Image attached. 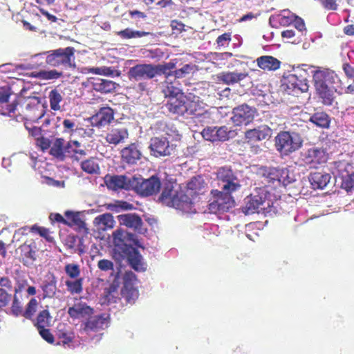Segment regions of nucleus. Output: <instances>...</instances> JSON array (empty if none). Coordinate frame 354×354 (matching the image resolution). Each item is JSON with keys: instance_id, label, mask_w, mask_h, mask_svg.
Returning a JSON list of instances; mask_svg holds the SVG:
<instances>
[{"instance_id": "obj_1", "label": "nucleus", "mask_w": 354, "mask_h": 354, "mask_svg": "<svg viewBox=\"0 0 354 354\" xmlns=\"http://www.w3.org/2000/svg\"><path fill=\"white\" fill-rule=\"evenodd\" d=\"M114 244L113 258L118 261L127 259L129 265L136 272H144L147 264L139 251L132 245L142 248L136 239V235L128 232L118 229L113 232Z\"/></svg>"}, {"instance_id": "obj_2", "label": "nucleus", "mask_w": 354, "mask_h": 354, "mask_svg": "<svg viewBox=\"0 0 354 354\" xmlns=\"http://www.w3.org/2000/svg\"><path fill=\"white\" fill-rule=\"evenodd\" d=\"M75 49L72 46L59 48L43 53L46 55L45 62L51 67L75 68Z\"/></svg>"}, {"instance_id": "obj_3", "label": "nucleus", "mask_w": 354, "mask_h": 354, "mask_svg": "<svg viewBox=\"0 0 354 354\" xmlns=\"http://www.w3.org/2000/svg\"><path fill=\"white\" fill-rule=\"evenodd\" d=\"M337 77L333 73L324 71H316L313 75V80L317 94L325 106H331L335 100V91L336 89L328 86L330 80Z\"/></svg>"}, {"instance_id": "obj_4", "label": "nucleus", "mask_w": 354, "mask_h": 354, "mask_svg": "<svg viewBox=\"0 0 354 354\" xmlns=\"http://www.w3.org/2000/svg\"><path fill=\"white\" fill-rule=\"evenodd\" d=\"M158 201L168 207L178 209H183L192 203V199L187 194L174 189V184L171 182L164 183Z\"/></svg>"}, {"instance_id": "obj_5", "label": "nucleus", "mask_w": 354, "mask_h": 354, "mask_svg": "<svg viewBox=\"0 0 354 354\" xmlns=\"http://www.w3.org/2000/svg\"><path fill=\"white\" fill-rule=\"evenodd\" d=\"M269 191L265 188H257L256 194H251L245 199V206L242 211L245 215L252 214L260 211H266L271 207V201L268 198Z\"/></svg>"}, {"instance_id": "obj_6", "label": "nucleus", "mask_w": 354, "mask_h": 354, "mask_svg": "<svg viewBox=\"0 0 354 354\" xmlns=\"http://www.w3.org/2000/svg\"><path fill=\"white\" fill-rule=\"evenodd\" d=\"M152 64H139L131 67L127 72L130 81L139 82L133 88L137 93H142L148 91V83L145 80L153 78Z\"/></svg>"}, {"instance_id": "obj_7", "label": "nucleus", "mask_w": 354, "mask_h": 354, "mask_svg": "<svg viewBox=\"0 0 354 354\" xmlns=\"http://www.w3.org/2000/svg\"><path fill=\"white\" fill-rule=\"evenodd\" d=\"M307 72L303 69H296L292 73L284 77L283 86L289 94H298L308 91Z\"/></svg>"}, {"instance_id": "obj_8", "label": "nucleus", "mask_w": 354, "mask_h": 354, "mask_svg": "<svg viewBox=\"0 0 354 354\" xmlns=\"http://www.w3.org/2000/svg\"><path fill=\"white\" fill-rule=\"evenodd\" d=\"M218 185L221 190L234 193L241 187V181L231 167H221L216 172Z\"/></svg>"}, {"instance_id": "obj_9", "label": "nucleus", "mask_w": 354, "mask_h": 354, "mask_svg": "<svg viewBox=\"0 0 354 354\" xmlns=\"http://www.w3.org/2000/svg\"><path fill=\"white\" fill-rule=\"evenodd\" d=\"M302 145L301 137L295 133L281 131L275 138V146L278 151L288 155L298 150Z\"/></svg>"}, {"instance_id": "obj_10", "label": "nucleus", "mask_w": 354, "mask_h": 354, "mask_svg": "<svg viewBox=\"0 0 354 354\" xmlns=\"http://www.w3.org/2000/svg\"><path fill=\"white\" fill-rule=\"evenodd\" d=\"M161 182L157 176L153 175L147 179L133 176L132 190L141 196L147 197L156 194L159 192Z\"/></svg>"}, {"instance_id": "obj_11", "label": "nucleus", "mask_w": 354, "mask_h": 354, "mask_svg": "<svg viewBox=\"0 0 354 354\" xmlns=\"http://www.w3.org/2000/svg\"><path fill=\"white\" fill-rule=\"evenodd\" d=\"M214 200L209 204L208 209L212 214L227 212L234 205L232 193L223 190L214 189L211 192Z\"/></svg>"}, {"instance_id": "obj_12", "label": "nucleus", "mask_w": 354, "mask_h": 354, "mask_svg": "<svg viewBox=\"0 0 354 354\" xmlns=\"http://www.w3.org/2000/svg\"><path fill=\"white\" fill-rule=\"evenodd\" d=\"M40 100L37 97H29L24 100L22 103L18 102L19 114L27 120L36 121L43 116Z\"/></svg>"}, {"instance_id": "obj_13", "label": "nucleus", "mask_w": 354, "mask_h": 354, "mask_svg": "<svg viewBox=\"0 0 354 354\" xmlns=\"http://www.w3.org/2000/svg\"><path fill=\"white\" fill-rule=\"evenodd\" d=\"M122 287L121 295L127 303L134 304L138 298L139 292L136 285L138 281L137 276L131 270L126 271L122 276Z\"/></svg>"}, {"instance_id": "obj_14", "label": "nucleus", "mask_w": 354, "mask_h": 354, "mask_svg": "<svg viewBox=\"0 0 354 354\" xmlns=\"http://www.w3.org/2000/svg\"><path fill=\"white\" fill-rule=\"evenodd\" d=\"M19 261L26 266H30L36 261L37 247L34 240H26L16 250Z\"/></svg>"}, {"instance_id": "obj_15", "label": "nucleus", "mask_w": 354, "mask_h": 354, "mask_svg": "<svg viewBox=\"0 0 354 354\" xmlns=\"http://www.w3.org/2000/svg\"><path fill=\"white\" fill-rule=\"evenodd\" d=\"M104 181L109 190L115 192L122 189L132 190L133 176L129 178L125 175L106 174L104 178Z\"/></svg>"}, {"instance_id": "obj_16", "label": "nucleus", "mask_w": 354, "mask_h": 354, "mask_svg": "<svg viewBox=\"0 0 354 354\" xmlns=\"http://www.w3.org/2000/svg\"><path fill=\"white\" fill-rule=\"evenodd\" d=\"M255 113V108L243 104L233 109L232 120L236 126L247 125L254 120Z\"/></svg>"}, {"instance_id": "obj_17", "label": "nucleus", "mask_w": 354, "mask_h": 354, "mask_svg": "<svg viewBox=\"0 0 354 354\" xmlns=\"http://www.w3.org/2000/svg\"><path fill=\"white\" fill-rule=\"evenodd\" d=\"M149 149L151 154L156 158L170 156L173 151V146L166 137H153L150 140Z\"/></svg>"}, {"instance_id": "obj_18", "label": "nucleus", "mask_w": 354, "mask_h": 354, "mask_svg": "<svg viewBox=\"0 0 354 354\" xmlns=\"http://www.w3.org/2000/svg\"><path fill=\"white\" fill-rule=\"evenodd\" d=\"M114 119V111L109 106L101 107L97 112L89 118L92 127L97 128L104 127Z\"/></svg>"}, {"instance_id": "obj_19", "label": "nucleus", "mask_w": 354, "mask_h": 354, "mask_svg": "<svg viewBox=\"0 0 354 354\" xmlns=\"http://www.w3.org/2000/svg\"><path fill=\"white\" fill-rule=\"evenodd\" d=\"M354 171L353 162L351 157L346 155L345 158L334 161L331 166V171L335 178L342 180Z\"/></svg>"}, {"instance_id": "obj_20", "label": "nucleus", "mask_w": 354, "mask_h": 354, "mask_svg": "<svg viewBox=\"0 0 354 354\" xmlns=\"http://www.w3.org/2000/svg\"><path fill=\"white\" fill-rule=\"evenodd\" d=\"M296 15L288 9L280 10L278 13L272 15L269 18V23L273 28L279 26H288L295 20Z\"/></svg>"}, {"instance_id": "obj_21", "label": "nucleus", "mask_w": 354, "mask_h": 354, "mask_svg": "<svg viewBox=\"0 0 354 354\" xmlns=\"http://www.w3.org/2000/svg\"><path fill=\"white\" fill-rule=\"evenodd\" d=\"M109 316L102 314L90 317L83 324V329L86 333L97 332L108 326Z\"/></svg>"}, {"instance_id": "obj_22", "label": "nucleus", "mask_w": 354, "mask_h": 354, "mask_svg": "<svg viewBox=\"0 0 354 354\" xmlns=\"http://www.w3.org/2000/svg\"><path fill=\"white\" fill-rule=\"evenodd\" d=\"M28 232L37 233L39 234L40 236L44 238L46 241L49 243L54 242V238L50 235V230L48 228L39 226L36 224L33 225L31 227L25 226L15 231V234L13 236V241L15 240L18 241L19 239H17V237L19 236L27 234Z\"/></svg>"}, {"instance_id": "obj_23", "label": "nucleus", "mask_w": 354, "mask_h": 354, "mask_svg": "<svg viewBox=\"0 0 354 354\" xmlns=\"http://www.w3.org/2000/svg\"><path fill=\"white\" fill-rule=\"evenodd\" d=\"M327 156L326 151L319 148H312L307 151L304 158L305 163L311 167H317V165L326 162Z\"/></svg>"}, {"instance_id": "obj_24", "label": "nucleus", "mask_w": 354, "mask_h": 354, "mask_svg": "<svg viewBox=\"0 0 354 354\" xmlns=\"http://www.w3.org/2000/svg\"><path fill=\"white\" fill-rule=\"evenodd\" d=\"M272 136V129L267 125L259 126L258 128L245 131V136L248 142H254L268 140Z\"/></svg>"}, {"instance_id": "obj_25", "label": "nucleus", "mask_w": 354, "mask_h": 354, "mask_svg": "<svg viewBox=\"0 0 354 354\" xmlns=\"http://www.w3.org/2000/svg\"><path fill=\"white\" fill-rule=\"evenodd\" d=\"M117 218L120 225L133 229L134 231L140 232L141 230L143 222L138 214L128 213L118 215Z\"/></svg>"}, {"instance_id": "obj_26", "label": "nucleus", "mask_w": 354, "mask_h": 354, "mask_svg": "<svg viewBox=\"0 0 354 354\" xmlns=\"http://www.w3.org/2000/svg\"><path fill=\"white\" fill-rule=\"evenodd\" d=\"M230 131L225 126L219 128L214 127L213 129L208 127L204 129L202 135L203 137L207 140L216 141V140H226L229 138Z\"/></svg>"}, {"instance_id": "obj_27", "label": "nucleus", "mask_w": 354, "mask_h": 354, "mask_svg": "<svg viewBox=\"0 0 354 354\" xmlns=\"http://www.w3.org/2000/svg\"><path fill=\"white\" fill-rule=\"evenodd\" d=\"M40 288L43 291V299L53 298L57 292V278L53 273H48L42 281Z\"/></svg>"}, {"instance_id": "obj_28", "label": "nucleus", "mask_w": 354, "mask_h": 354, "mask_svg": "<svg viewBox=\"0 0 354 354\" xmlns=\"http://www.w3.org/2000/svg\"><path fill=\"white\" fill-rule=\"evenodd\" d=\"M187 95L180 93L179 95L170 97L166 106L168 111L174 114L185 115Z\"/></svg>"}, {"instance_id": "obj_29", "label": "nucleus", "mask_w": 354, "mask_h": 354, "mask_svg": "<svg viewBox=\"0 0 354 354\" xmlns=\"http://www.w3.org/2000/svg\"><path fill=\"white\" fill-rule=\"evenodd\" d=\"M121 158L122 162L129 165H134L140 159L141 152L138 146L135 143H132L122 149Z\"/></svg>"}, {"instance_id": "obj_30", "label": "nucleus", "mask_w": 354, "mask_h": 354, "mask_svg": "<svg viewBox=\"0 0 354 354\" xmlns=\"http://www.w3.org/2000/svg\"><path fill=\"white\" fill-rule=\"evenodd\" d=\"M248 76V73L223 71L217 75V79L219 82L227 85H231L243 80Z\"/></svg>"}, {"instance_id": "obj_31", "label": "nucleus", "mask_w": 354, "mask_h": 354, "mask_svg": "<svg viewBox=\"0 0 354 354\" xmlns=\"http://www.w3.org/2000/svg\"><path fill=\"white\" fill-rule=\"evenodd\" d=\"M206 183L200 176H194L187 185V193L192 197L202 194L205 192Z\"/></svg>"}, {"instance_id": "obj_32", "label": "nucleus", "mask_w": 354, "mask_h": 354, "mask_svg": "<svg viewBox=\"0 0 354 354\" xmlns=\"http://www.w3.org/2000/svg\"><path fill=\"white\" fill-rule=\"evenodd\" d=\"M257 66L263 71H272L279 69L281 62L271 55H262L256 59Z\"/></svg>"}, {"instance_id": "obj_33", "label": "nucleus", "mask_w": 354, "mask_h": 354, "mask_svg": "<svg viewBox=\"0 0 354 354\" xmlns=\"http://www.w3.org/2000/svg\"><path fill=\"white\" fill-rule=\"evenodd\" d=\"M93 309L84 303H77L68 309V315L73 319L91 316Z\"/></svg>"}, {"instance_id": "obj_34", "label": "nucleus", "mask_w": 354, "mask_h": 354, "mask_svg": "<svg viewBox=\"0 0 354 354\" xmlns=\"http://www.w3.org/2000/svg\"><path fill=\"white\" fill-rule=\"evenodd\" d=\"M331 178L329 174L326 172L315 171L310 173L309 181L313 189H322L326 187Z\"/></svg>"}, {"instance_id": "obj_35", "label": "nucleus", "mask_w": 354, "mask_h": 354, "mask_svg": "<svg viewBox=\"0 0 354 354\" xmlns=\"http://www.w3.org/2000/svg\"><path fill=\"white\" fill-rule=\"evenodd\" d=\"M279 175V169L268 168L263 170L261 182L263 185L261 188L268 189L269 187H277V180Z\"/></svg>"}, {"instance_id": "obj_36", "label": "nucleus", "mask_w": 354, "mask_h": 354, "mask_svg": "<svg viewBox=\"0 0 354 354\" xmlns=\"http://www.w3.org/2000/svg\"><path fill=\"white\" fill-rule=\"evenodd\" d=\"M128 131L126 128H114L111 129L106 135V141L114 145H117L127 138Z\"/></svg>"}, {"instance_id": "obj_37", "label": "nucleus", "mask_w": 354, "mask_h": 354, "mask_svg": "<svg viewBox=\"0 0 354 354\" xmlns=\"http://www.w3.org/2000/svg\"><path fill=\"white\" fill-rule=\"evenodd\" d=\"M10 94L5 91H0V106L1 109L0 113L4 115H10L11 113H15L17 109L18 102L14 101L10 104H8L9 101Z\"/></svg>"}, {"instance_id": "obj_38", "label": "nucleus", "mask_w": 354, "mask_h": 354, "mask_svg": "<svg viewBox=\"0 0 354 354\" xmlns=\"http://www.w3.org/2000/svg\"><path fill=\"white\" fill-rule=\"evenodd\" d=\"M66 140L62 138H58L55 140L49 153L59 161L65 160Z\"/></svg>"}, {"instance_id": "obj_39", "label": "nucleus", "mask_w": 354, "mask_h": 354, "mask_svg": "<svg viewBox=\"0 0 354 354\" xmlns=\"http://www.w3.org/2000/svg\"><path fill=\"white\" fill-rule=\"evenodd\" d=\"M92 86L97 92L109 93L114 92L118 86V84L111 80L97 79L95 82H93Z\"/></svg>"}, {"instance_id": "obj_40", "label": "nucleus", "mask_w": 354, "mask_h": 354, "mask_svg": "<svg viewBox=\"0 0 354 354\" xmlns=\"http://www.w3.org/2000/svg\"><path fill=\"white\" fill-rule=\"evenodd\" d=\"M203 113V109L198 100L195 97L187 96L186 97L185 115L199 116Z\"/></svg>"}, {"instance_id": "obj_41", "label": "nucleus", "mask_w": 354, "mask_h": 354, "mask_svg": "<svg viewBox=\"0 0 354 354\" xmlns=\"http://www.w3.org/2000/svg\"><path fill=\"white\" fill-rule=\"evenodd\" d=\"M309 121L317 127L328 129L331 120L330 117L326 112L317 111L310 117Z\"/></svg>"}, {"instance_id": "obj_42", "label": "nucleus", "mask_w": 354, "mask_h": 354, "mask_svg": "<svg viewBox=\"0 0 354 354\" xmlns=\"http://www.w3.org/2000/svg\"><path fill=\"white\" fill-rule=\"evenodd\" d=\"M93 223L99 229L105 230L113 228L115 225V221L112 214L105 213L95 217Z\"/></svg>"}, {"instance_id": "obj_43", "label": "nucleus", "mask_w": 354, "mask_h": 354, "mask_svg": "<svg viewBox=\"0 0 354 354\" xmlns=\"http://www.w3.org/2000/svg\"><path fill=\"white\" fill-rule=\"evenodd\" d=\"M175 64L173 62H168L164 64H153V78L158 75H164L166 79L171 76H174Z\"/></svg>"}, {"instance_id": "obj_44", "label": "nucleus", "mask_w": 354, "mask_h": 354, "mask_svg": "<svg viewBox=\"0 0 354 354\" xmlns=\"http://www.w3.org/2000/svg\"><path fill=\"white\" fill-rule=\"evenodd\" d=\"M63 127L64 131L72 135L74 132L78 131L80 134H81V131H84V134H86L88 137H91L93 134V129H88V131L84 129L83 128H78L74 120L70 119L64 120Z\"/></svg>"}, {"instance_id": "obj_45", "label": "nucleus", "mask_w": 354, "mask_h": 354, "mask_svg": "<svg viewBox=\"0 0 354 354\" xmlns=\"http://www.w3.org/2000/svg\"><path fill=\"white\" fill-rule=\"evenodd\" d=\"M52 317L48 310H41L34 320V326L37 329L49 327L51 324Z\"/></svg>"}, {"instance_id": "obj_46", "label": "nucleus", "mask_w": 354, "mask_h": 354, "mask_svg": "<svg viewBox=\"0 0 354 354\" xmlns=\"http://www.w3.org/2000/svg\"><path fill=\"white\" fill-rule=\"evenodd\" d=\"M57 345H62L64 348H73V344L75 338V335L73 332H66L59 330L57 333Z\"/></svg>"}, {"instance_id": "obj_47", "label": "nucleus", "mask_w": 354, "mask_h": 354, "mask_svg": "<svg viewBox=\"0 0 354 354\" xmlns=\"http://www.w3.org/2000/svg\"><path fill=\"white\" fill-rule=\"evenodd\" d=\"M151 33L145 31L133 30L127 28L122 30L116 32V35L123 39H130L133 38H140L147 36Z\"/></svg>"}, {"instance_id": "obj_48", "label": "nucleus", "mask_w": 354, "mask_h": 354, "mask_svg": "<svg viewBox=\"0 0 354 354\" xmlns=\"http://www.w3.org/2000/svg\"><path fill=\"white\" fill-rule=\"evenodd\" d=\"M81 169L89 174H95L100 172V166L94 158H90L81 162Z\"/></svg>"}, {"instance_id": "obj_49", "label": "nucleus", "mask_w": 354, "mask_h": 354, "mask_svg": "<svg viewBox=\"0 0 354 354\" xmlns=\"http://www.w3.org/2000/svg\"><path fill=\"white\" fill-rule=\"evenodd\" d=\"M50 109L53 111H59L61 109L60 102L63 97L62 93L56 88L53 89L48 95Z\"/></svg>"}, {"instance_id": "obj_50", "label": "nucleus", "mask_w": 354, "mask_h": 354, "mask_svg": "<svg viewBox=\"0 0 354 354\" xmlns=\"http://www.w3.org/2000/svg\"><path fill=\"white\" fill-rule=\"evenodd\" d=\"M83 278H77L74 281L67 280L65 284L67 287V290L71 294H80L83 290Z\"/></svg>"}, {"instance_id": "obj_51", "label": "nucleus", "mask_w": 354, "mask_h": 354, "mask_svg": "<svg viewBox=\"0 0 354 354\" xmlns=\"http://www.w3.org/2000/svg\"><path fill=\"white\" fill-rule=\"evenodd\" d=\"M118 286L114 283L110 284L108 287L104 289V298L108 303L116 302L115 295L118 292Z\"/></svg>"}, {"instance_id": "obj_52", "label": "nucleus", "mask_w": 354, "mask_h": 354, "mask_svg": "<svg viewBox=\"0 0 354 354\" xmlns=\"http://www.w3.org/2000/svg\"><path fill=\"white\" fill-rule=\"evenodd\" d=\"M38 77L45 80H57L63 77V73L55 69H52L50 71H41L38 73Z\"/></svg>"}, {"instance_id": "obj_53", "label": "nucleus", "mask_w": 354, "mask_h": 354, "mask_svg": "<svg viewBox=\"0 0 354 354\" xmlns=\"http://www.w3.org/2000/svg\"><path fill=\"white\" fill-rule=\"evenodd\" d=\"M38 306V301L35 298H32L26 305V310L22 315L28 319H32Z\"/></svg>"}, {"instance_id": "obj_54", "label": "nucleus", "mask_w": 354, "mask_h": 354, "mask_svg": "<svg viewBox=\"0 0 354 354\" xmlns=\"http://www.w3.org/2000/svg\"><path fill=\"white\" fill-rule=\"evenodd\" d=\"M66 274L71 279H77L80 274V266L75 263L66 264L64 267Z\"/></svg>"}, {"instance_id": "obj_55", "label": "nucleus", "mask_w": 354, "mask_h": 354, "mask_svg": "<svg viewBox=\"0 0 354 354\" xmlns=\"http://www.w3.org/2000/svg\"><path fill=\"white\" fill-rule=\"evenodd\" d=\"M279 173L277 186L285 187L292 182V178L288 176L289 171L287 169H279Z\"/></svg>"}, {"instance_id": "obj_56", "label": "nucleus", "mask_w": 354, "mask_h": 354, "mask_svg": "<svg viewBox=\"0 0 354 354\" xmlns=\"http://www.w3.org/2000/svg\"><path fill=\"white\" fill-rule=\"evenodd\" d=\"M341 187L347 192L354 189V170L342 180Z\"/></svg>"}, {"instance_id": "obj_57", "label": "nucleus", "mask_w": 354, "mask_h": 354, "mask_svg": "<svg viewBox=\"0 0 354 354\" xmlns=\"http://www.w3.org/2000/svg\"><path fill=\"white\" fill-rule=\"evenodd\" d=\"M194 66L191 64H185L181 68L174 71V77L176 78H183L186 75L194 73Z\"/></svg>"}, {"instance_id": "obj_58", "label": "nucleus", "mask_w": 354, "mask_h": 354, "mask_svg": "<svg viewBox=\"0 0 354 354\" xmlns=\"http://www.w3.org/2000/svg\"><path fill=\"white\" fill-rule=\"evenodd\" d=\"M163 93L166 97H169L170 98L179 95V89L174 86L172 83H169L167 81H165L163 86Z\"/></svg>"}, {"instance_id": "obj_59", "label": "nucleus", "mask_w": 354, "mask_h": 354, "mask_svg": "<svg viewBox=\"0 0 354 354\" xmlns=\"http://www.w3.org/2000/svg\"><path fill=\"white\" fill-rule=\"evenodd\" d=\"M11 298V294H9L4 288H0V311L8 306Z\"/></svg>"}, {"instance_id": "obj_60", "label": "nucleus", "mask_w": 354, "mask_h": 354, "mask_svg": "<svg viewBox=\"0 0 354 354\" xmlns=\"http://www.w3.org/2000/svg\"><path fill=\"white\" fill-rule=\"evenodd\" d=\"M79 239H80V238L77 236L69 234L65 239L64 245L66 248L72 250L75 252Z\"/></svg>"}, {"instance_id": "obj_61", "label": "nucleus", "mask_w": 354, "mask_h": 354, "mask_svg": "<svg viewBox=\"0 0 354 354\" xmlns=\"http://www.w3.org/2000/svg\"><path fill=\"white\" fill-rule=\"evenodd\" d=\"M79 145V142L77 140H69L66 142L65 149V160L71 158L72 160L75 148Z\"/></svg>"}, {"instance_id": "obj_62", "label": "nucleus", "mask_w": 354, "mask_h": 354, "mask_svg": "<svg viewBox=\"0 0 354 354\" xmlns=\"http://www.w3.org/2000/svg\"><path fill=\"white\" fill-rule=\"evenodd\" d=\"M11 313L15 317L23 314L22 307L16 295L14 296L10 308Z\"/></svg>"}, {"instance_id": "obj_63", "label": "nucleus", "mask_w": 354, "mask_h": 354, "mask_svg": "<svg viewBox=\"0 0 354 354\" xmlns=\"http://www.w3.org/2000/svg\"><path fill=\"white\" fill-rule=\"evenodd\" d=\"M170 26L173 34L178 35L185 30V25L182 21L177 19L171 20Z\"/></svg>"}, {"instance_id": "obj_64", "label": "nucleus", "mask_w": 354, "mask_h": 354, "mask_svg": "<svg viewBox=\"0 0 354 354\" xmlns=\"http://www.w3.org/2000/svg\"><path fill=\"white\" fill-rule=\"evenodd\" d=\"M109 207L111 209H115L118 211V208H120L121 209L124 210H131L133 208V204H131L127 201H117L115 204H110L109 205Z\"/></svg>"}]
</instances>
